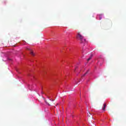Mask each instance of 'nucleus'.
Returning a JSON list of instances; mask_svg holds the SVG:
<instances>
[{"mask_svg": "<svg viewBox=\"0 0 126 126\" xmlns=\"http://www.w3.org/2000/svg\"><path fill=\"white\" fill-rule=\"evenodd\" d=\"M77 39L80 40V41H81V43H83V42H85V41H86V39H85V38H84V36L83 35H81L80 34V32H78L77 33Z\"/></svg>", "mask_w": 126, "mask_h": 126, "instance_id": "obj_1", "label": "nucleus"}, {"mask_svg": "<svg viewBox=\"0 0 126 126\" xmlns=\"http://www.w3.org/2000/svg\"><path fill=\"white\" fill-rule=\"evenodd\" d=\"M88 71H89V70H88L87 72H86V73H85L84 74V76H85V75H86V74H87V73H88Z\"/></svg>", "mask_w": 126, "mask_h": 126, "instance_id": "obj_7", "label": "nucleus"}, {"mask_svg": "<svg viewBox=\"0 0 126 126\" xmlns=\"http://www.w3.org/2000/svg\"><path fill=\"white\" fill-rule=\"evenodd\" d=\"M44 101H45V103H46V104H48L49 106H51V105H50V104H49V103H48V102L47 101V100H46V99H45L44 98Z\"/></svg>", "mask_w": 126, "mask_h": 126, "instance_id": "obj_6", "label": "nucleus"}, {"mask_svg": "<svg viewBox=\"0 0 126 126\" xmlns=\"http://www.w3.org/2000/svg\"><path fill=\"white\" fill-rule=\"evenodd\" d=\"M75 69H76V68H75Z\"/></svg>", "mask_w": 126, "mask_h": 126, "instance_id": "obj_10", "label": "nucleus"}, {"mask_svg": "<svg viewBox=\"0 0 126 126\" xmlns=\"http://www.w3.org/2000/svg\"><path fill=\"white\" fill-rule=\"evenodd\" d=\"M76 84H78V83H76Z\"/></svg>", "mask_w": 126, "mask_h": 126, "instance_id": "obj_9", "label": "nucleus"}, {"mask_svg": "<svg viewBox=\"0 0 126 126\" xmlns=\"http://www.w3.org/2000/svg\"><path fill=\"white\" fill-rule=\"evenodd\" d=\"M92 57H93V55H92L91 57L88 59V62H89V61L92 59Z\"/></svg>", "mask_w": 126, "mask_h": 126, "instance_id": "obj_5", "label": "nucleus"}, {"mask_svg": "<svg viewBox=\"0 0 126 126\" xmlns=\"http://www.w3.org/2000/svg\"><path fill=\"white\" fill-rule=\"evenodd\" d=\"M87 115H88V117H89L90 118H93L92 116H91V117H90V115H91V114L90 113V112H89L87 113Z\"/></svg>", "mask_w": 126, "mask_h": 126, "instance_id": "obj_4", "label": "nucleus"}, {"mask_svg": "<svg viewBox=\"0 0 126 126\" xmlns=\"http://www.w3.org/2000/svg\"><path fill=\"white\" fill-rule=\"evenodd\" d=\"M16 71H18V70L16 69Z\"/></svg>", "mask_w": 126, "mask_h": 126, "instance_id": "obj_8", "label": "nucleus"}, {"mask_svg": "<svg viewBox=\"0 0 126 126\" xmlns=\"http://www.w3.org/2000/svg\"><path fill=\"white\" fill-rule=\"evenodd\" d=\"M103 111H106V104H103V107L102 108Z\"/></svg>", "mask_w": 126, "mask_h": 126, "instance_id": "obj_3", "label": "nucleus"}, {"mask_svg": "<svg viewBox=\"0 0 126 126\" xmlns=\"http://www.w3.org/2000/svg\"><path fill=\"white\" fill-rule=\"evenodd\" d=\"M26 50H27L28 51H30V54L31 55H32V56H33V57L35 56V54L34 53V52H33V51L31 50V49H30V48H27Z\"/></svg>", "mask_w": 126, "mask_h": 126, "instance_id": "obj_2", "label": "nucleus"}, {"mask_svg": "<svg viewBox=\"0 0 126 126\" xmlns=\"http://www.w3.org/2000/svg\"><path fill=\"white\" fill-rule=\"evenodd\" d=\"M52 101H54V100H52Z\"/></svg>", "mask_w": 126, "mask_h": 126, "instance_id": "obj_11", "label": "nucleus"}]
</instances>
